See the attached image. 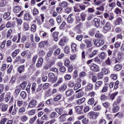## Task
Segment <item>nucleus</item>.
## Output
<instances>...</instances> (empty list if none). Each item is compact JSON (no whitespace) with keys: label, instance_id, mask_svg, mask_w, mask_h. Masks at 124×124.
<instances>
[{"label":"nucleus","instance_id":"f257e3e1","mask_svg":"<svg viewBox=\"0 0 124 124\" xmlns=\"http://www.w3.org/2000/svg\"><path fill=\"white\" fill-rule=\"evenodd\" d=\"M31 90L32 93L36 94V93H38L42 90V88L39 85L36 88V83L33 82L32 84Z\"/></svg>","mask_w":124,"mask_h":124},{"label":"nucleus","instance_id":"f03ea898","mask_svg":"<svg viewBox=\"0 0 124 124\" xmlns=\"http://www.w3.org/2000/svg\"><path fill=\"white\" fill-rule=\"evenodd\" d=\"M88 116L91 120H96L97 117L99 116V113L97 112L91 111L89 113Z\"/></svg>","mask_w":124,"mask_h":124},{"label":"nucleus","instance_id":"7ed1b4c3","mask_svg":"<svg viewBox=\"0 0 124 124\" xmlns=\"http://www.w3.org/2000/svg\"><path fill=\"white\" fill-rule=\"evenodd\" d=\"M93 43L95 46H97V47H100V46H102V45L104 44V40H103V39H94L93 40Z\"/></svg>","mask_w":124,"mask_h":124},{"label":"nucleus","instance_id":"20e7f679","mask_svg":"<svg viewBox=\"0 0 124 124\" xmlns=\"http://www.w3.org/2000/svg\"><path fill=\"white\" fill-rule=\"evenodd\" d=\"M46 46L49 45V42L48 41H42L38 44V46L40 48H44Z\"/></svg>","mask_w":124,"mask_h":124},{"label":"nucleus","instance_id":"39448f33","mask_svg":"<svg viewBox=\"0 0 124 124\" xmlns=\"http://www.w3.org/2000/svg\"><path fill=\"white\" fill-rule=\"evenodd\" d=\"M48 77L49 80H50L51 82L52 83H54V82H56L57 81V78L55 77V75L53 74V73H50L48 74Z\"/></svg>","mask_w":124,"mask_h":124},{"label":"nucleus","instance_id":"423d86ee","mask_svg":"<svg viewBox=\"0 0 124 124\" xmlns=\"http://www.w3.org/2000/svg\"><path fill=\"white\" fill-rule=\"evenodd\" d=\"M91 70L94 71V72H98L99 71V67L98 65L95 64H93L90 67Z\"/></svg>","mask_w":124,"mask_h":124},{"label":"nucleus","instance_id":"0eeeda50","mask_svg":"<svg viewBox=\"0 0 124 124\" xmlns=\"http://www.w3.org/2000/svg\"><path fill=\"white\" fill-rule=\"evenodd\" d=\"M15 62H19L20 63H24V62H26V60L22 58L21 56H18L16 57Z\"/></svg>","mask_w":124,"mask_h":124},{"label":"nucleus","instance_id":"6e6552de","mask_svg":"<svg viewBox=\"0 0 124 124\" xmlns=\"http://www.w3.org/2000/svg\"><path fill=\"white\" fill-rule=\"evenodd\" d=\"M103 29L105 31H111V24H110V22H107L103 27Z\"/></svg>","mask_w":124,"mask_h":124},{"label":"nucleus","instance_id":"1a4fd4ad","mask_svg":"<svg viewBox=\"0 0 124 124\" xmlns=\"http://www.w3.org/2000/svg\"><path fill=\"white\" fill-rule=\"evenodd\" d=\"M37 105V102L36 101V100L33 99L30 101L29 107H30L31 108H33L34 107H35V106H36Z\"/></svg>","mask_w":124,"mask_h":124},{"label":"nucleus","instance_id":"9d476101","mask_svg":"<svg viewBox=\"0 0 124 124\" xmlns=\"http://www.w3.org/2000/svg\"><path fill=\"white\" fill-rule=\"evenodd\" d=\"M76 111L78 113V114H82L83 113V106H77L75 108Z\"/></svg>","mask_w":124,"mask_h":124},{"label":"nucleus","instance_id":"9b49d317","mask_svg":"<svg viewBox=\"0 0 124 124\" xmlns=\"http://www.w3.org/2000/svg\"><path fill=\"white\" fill-rule=\"evenodd\" d=\"M123 23V18L122 17H118L114 21L115 26H119Z\"/></svg>","mask_w":124,"mask_h":124},{"label":"nucleus","instance_id":"f8f14e48","mask_svg":"<svg viewBox=\"0 0 124 124\" xmlns=\"http://www.w3.org/2000/svg\"><path fill=\"white\" fill-rule=\"evenodd\" d=\"M25 71V65H20L17 68V72H19V74H22L23 72Z\"/></svg>","mask_w":124,"mask_h":124},{"label":"nucleus","instance_id":"ddd939ff","mask_svg":"<svg viewBox=\"0 0 124 124\" xmlns=\"http://www.w3.org/2000/svg\"><path fill=\"white\" fill-rule=\"evenodd\" d=\"M66 116H67V114H66L62 115L59 118L60 122L61 123L65 122V121H66Z\"/></svg>","mask_w":124,"mask_h":124},{"label":"nucleus","instance_id":"4468645a","mask_svg":"<svg viewBox=\"0 0 124 124\" xmlns=\"http://www.w3.org/2000/svg\"><path fill=\"white\" fill-rule=\"evenodd\" d=\"M42 63H43V58H40L38 60V62L36 64V67H40L41 65H42Z\"/></svg>","mask_w":124,"mask_h":124},{"label":"nucleus","instance_id":"2eb2a0df","mask_svg":"<svg viewBox=\"0 0 124 124\" xmlns=\"http://www.w3.org/2000/svg\"><path fill=\"white\" fill-rule=\"evenodd\" d=\"M73 93H74V92H73V89H69L67 90L65 93L66 96H71Z\"/></svg>","mask_w":124,"mask_h":124},{"label":"nucleus","instance_id":"dca6fc26","mask_svg":"<svg viewBox=\"0 0 124 124\" xmlns=\"http://www.w3.org/2000/svg\"><path fill=\"white\" fill-rule=\"evenodd\" d=\"M123 68V65L119 63L117 64L114 66V69L116 70V71H120Z\"/></svg>","mask_w":124,"mask_h":124},{"label":"nucleus","instance_id":"f3484780","mask_svg":"<svg viewBox=\"0 0 124 124\" xmlns=\"http://www.w3.org/2000/svg\"><path fill=\"white\" fill-rule=\"evenodd\" d=\"M93 22L96 27H99V25H100V19L99 18H94Z\"/></svg>","mask_w":124,"mask_h":124},{"label":"nucleus","instance_id":"a211bd4d","mask_svg":"<svg viewBox=\"0 0 124 124\" xmlns=\"http://www.w3.org/2000/svg\"><path fill=\"white\" fill-rule=\"evenodd\" d=\"M84 43L86 44V47L87 48H90V47H92V46H93V44H92V42L88 39H86L84 40Z\"/></svg>","mask_w":124,"mask_h":124},{"label":"nucleus","instance_id":"6ab92c4d","mask_svg":"<svg viewBox=\"0 0 124 124\" xmlns=\"http://www.w3.org/2000/svg\"><path fill=\"white\" fill-rule=\"evenodd\" d=\"M24 20L26 21H30V19L31 18V15L28 13H25L24 14Z\"/></svg>","mask_w":124,"mask_h":124},{"label":"nucleus","instance_id":"aec40b11","mask_svg":"<svg viewBox=\"0 0 124 124\" xmlns=\"http://www.w3.org/2000/svg\"><path fill=\"white\" fill-rule=\"evenodd\" d=\"M59 32H54L53 33L54 41H55L56 42L58 41V40H59Z\"/></svg>","mask_w":124,"mask_h":124},{"label":"nucleus","instance_id":"412c9836","mask_svg":"<svg viewBox=\"0 0 124 124\" xmlns=\"http://www.w3.org/2000/svg\"><path fill=\"white\" fill-rule=\"evenodd\" d=\"M120 110V107L117 105L113 104V108H112V111L114 113H117Z\"/></svg>","mask_w":124,"mask_h":124},{"label":"nucleus","instance_id":"4be33fe9","mask_svg":"<svg viewBox=\"0 0 124 124\" xmlns=\"http://www.w3.org/2000/svg\"><path fill=\"white\" fill-rule=\"evenodd\" d=\"M19 87H20L22 90H25V89H26V87H27V81H24L19 85Z\"/></svg>","mask_w":124,"mask_h":124},{"label":"nucleus","instance_id":"5701e85b","mask_svg":"<svg viewBox=\"0 0 124 124\" xmlns=\"http://www.w3.org/2000/svg\"><path fill=\"white\" fill-rule=\"evenodd\" d=\"M20 11H21V8L18 7L17 6L14 7L13 12L14 13H19Z\"/></svg>","mask_w":124,"mask_h":124},{"label":"nucleus","instance_id":"b1692460","mask_svg":"<svg viewBox=\"0 0 124 124\" xmlns=\"http://www.w3.org/2000/svg\"><path fill=\"white\" fill-rule=\"evenodd\" d=\"M7 3H8V2L6 0H1L0 2V7H4Z\"/></svg>","mask_w":124,"mask_h":124},{"label":"nucleus","instance_id":"393cba45","mask_svg":"<svg viewBox=\"0 0 124 124\" xmlns=\"http://www.w3.org/2000/svg\"><path fill=\"white\" fill-rule=\"evenodd\" d=\"M8 108V106L7 105V104L2 105L1 107L2 112H6V111H7Z\"/></svg>","mask_w":124,"mask_h":124},{"label":"nucleus","instance_id":"a878e982","mask_svg":"<svg viewBox=\"0 0 124 124\" xmlns=\"http://www.w3.org/2000/svg\"><path fill=\"white\" fill-rule=\"evenodd\" d=\"M85 101H86V98H85V97L81 98L77 101V104L80 105V104H82V103H84Z\"/></svg>","mask_w":124,"mask_h":124},{"label":"nucleus","instance_id":"bb28decb","mask_svg":"<svg viewBox=\"0 0 124 124\" xmlns=\"http://www.w3.org/2000/svg\"><path fill=\"white\" fill-rule=\"evenodd\" d=\"M108 92V86H104L102 88V90L100 91V93H107Z\"/></svg>","mask_w":124,"mask_h":124},{"label":"nucleus","instance_id":"cd10ccee","mask_svg":"<svg viewBox=\"0 0 124 124\" xmlns=\"http://www.w3.org/2000/svg\"><path fill=\"white\" fill-rule=\"evenodd\" d=\"M28 119H29V118L28 116H27V115H23L20 117V120L23 123H25V122H27V121H28Z\"/></svg>","mask_w":124,"mask_h":124},{"label":"nucleus","instance_id":"c85d7f7f","mask_svg":"<svg viewBox=\"0 0 124 124\" xmlns=\"http://www.w3.org/2000/svg\"><path fill=\"white\" fill-rule=\"evenodd\" d=\"M50 118H51V119H54V118H58V114L57 113V112L55 111H53L52 112H51L50 115Z\"/></svg>","mask_w":124,"mask_h":124},{"label":"nucleus","instance_id":"c756f323","mask_svg":"<svg viewBox=\"0 0 124 124\" xmlns=\"http://www.w3.org/2000/svg\"><path fill=\"white\" fill-rule=\"evenodd\" d=\"M59 5L63 8H65V7H67V2L63 1L62 3H59Z\"/></svg>","mask_w":124,"mask_h":124},{"label":"nucleus","instance_id":"7c9ffc66","mask_svg":"<svg viewBox=\"0 0 124 124\" xmlns=\"http://www.w3.org/2000/svg\"><path fill=\"white\" fill-rule=\"evenodd\" d=\"M19 52H20V50H19V49H16L14 52L12 53V57H16L17 55L19 54Z\"/></svg>","mask_w":124,"mask_h":124},{"label":"nucleus","instance_id":"2f4dec72","mask_svg":"<svg viewBox=\"0 0 124 124\" xmlns=\"http://www.w3.org/2000/svg\"><path fill=\"white\" fill-rule=\"evenodd\" d=\"M67 88V87L65 84H63L59 88V91L60 92H63L66 90Z\"/></svg>","mask_w":124,"mask_h":124},{"label":"nucleus","instance_id":"473e14b6","mask_svg":"<svg viewBox=\"0 0 124 124\" xmlns=\"http://www.w3.org/2000/svg\"><path fill=\"white\" fill-rule=\"evenodd\" d=\"M61 54V48H57L55 50V51L53 53V54L55 56H59Z\"/></svg>","mask_w":124,"mask_h":124},{"label":"nucleus","instance_id":"72a5a7b5","mask_svg":"<svg viewBox=\"0 0 124 124\" xmlns=\"http://www.w3.org/2000/svg\"><path fill=\"white\" fill-rule=\"evenodd\" d=\"M77 45L75 43L72 44L71 45V48L73 52H75L77 50Z\"/></svg>","mask_w":124,"mask_h":124},{"label":"nucleus","instance_id":"f704fd0d","mask_svg":"<svg viewBox=\"0 0 124 124\" xmlns=\"http://www.w3.org/2000/svg\"><path fill=\"white\" fill-rule=\"evenodd\" d=\"M122 99L121 97H118L116 98L114 103L113 104L114 105H118V104H120V102H121Z\"/></svg>","mask_w":124,"mask_h":124},{"label":"nucleus","instance_id":"c9c22d12","mask_svg":"<svg viewBox=\"0 0 124 124\" xmlns=\"http://www.w3.org/2000/svg\"><path fill=\"white\" fill-rule=\"evenodd\" d=\"M23 28L24 29V31H29V29H30V26H29V24L27 22H24L23 23Z\"/></svg>","mask_w":124,"mask_h":124},{"label":"nucleus","instance_id":"e433bc0d","mask_svg":"<svg viewBox=\"0 0 124 124\" xmlns=\"http://www.w3.org/2000/svg\"><path fill=\"white\" fill-rule=\"evenodd\" d=\"M73 21H74V19H73L71 16H69L67 18V23H68V24H72Z\"/></svg>","mask_w":124,"mask_h":124},{"label":"nucleus","instance_id":"4c0bfd02","mask_svg":"<svg viewBox=\"0 0 124 124\" xmlns=\"http://www.w3.org/2000/svg\"><path fill=\"white\" fill-rule=\"evenodd\" d=\"M61 98H62V95H61V94H59L53 98V100L54 101H59V100H61Z\"/></svg>","mask_w":124,"mask_h":124},{"label":"nucleus","instance_id":"58836bf2","mask_svg":"<svg viewBox=\"0 0 124 124\" xmlns=\"http://www.w3.org/2000/svg\"><path fill=\"white\" fill-rule=\"evenodd\" d=\"M102 84H103V82H102V81H98L95 84V86L96 88H99V87H101V86H102Z\"/></svg>","mask_w":124,"mask_h":124},{"label":"nucleus","instance_id":"ea45409f","mask_svg":"<svg viewBox=\"0 0 124 124\" xmlns=\"http://www.w3.org/2000/svg\"><path fill=\"white\" fill-rule=\"evenodd\" d=\"M86 13H82L80 14V18L81 20H82V21H85L86 20Z\"/></svg>","mask_w":124,"mask_h":124},{"label":"nucleus","instance_id":"a19ab883","mask_svg":"<svg viewBox=\"0 0 124 124\" xmlns=\"http://www.w3.org/2000/svg\"><path fill=\"white\" fill-rule=\"evenodd\" d=\"M11 98V96H10V95L6 94L4 99L5 102H8V101H9V100H10Z\"/></svg>","mask_w":124,"mask_h":124},{"label":"nucleus","instance_id":"79ce46f5","mask_svg":"<svg viewBox=\"0 0 124 124\" xmlns=\"http://www.w3.org/2000/svg\"><path fill=\"white\" fill-rule=\"evenodd\" d=\"M16 104L18 107H21L24 105V102H23L22 100H17Z\"/></svg>","mask_w":124,"mask_h":124},{"label":"nucleus","instance_id":"37998d69","mask_svg":"<svg viewBox=\"0 0 124 124\" xmlns=\"http://www.w3.org/2000/svg\"><path fill=\"white\" fill-rule=\"evenodd\" d=\"M20 96L22 98V99H25L27 97V93L23 91L20 93Z\"/></svg>","mask_w":124,"mask_h":124},{"label":"nucleus","instance_id":"c03bdc74","mask_svg":"<svg viewBox=\"0 0 124 124\" xmlns=\"http://www.w3.org/2000/svg\"><path fill=\"white\" fill-rule=\"evenodd\" d=\"M70 51V48L69 46H66L64 47V53H65V54H69Z\"/></svg>","mask_w":124,"mask_h":124},{"label":"nucleus","instance_id":"a18cd8bd","mask_svg":"<svg viewBox=\"0 0 124 124\" xmlns=\"http://www.w3.org/2000/svg\"><path fill=\"white\" fill-rule=\"evenodd\" d=\"M93 85L92 84H89L87 86L86 90V91H90L93 90Z\"/></svg>","mask_w":124,"mask_h":124},{"label":"nucleus","instance_id":"49530a36","mask_svg":"<svg viewBox=\"0 0 124 124\" xmlns=\"http://www.w3.org/2000/svg\"><path fill=\"white\" fill-rule=\"evenodd\" d=\"M80 88H81V84L79 82H78L75 84L74 90H75V91H77V90H78V89H79Z\"/></svg>","mask_w":124,"mask_h":124},{"label":"nucleus","instance_id":"de8ad7c7","mask_svg":"<svg viewBox=\"0 0 124 124\" xmlns=\"http://www.w3.org/2000/svg\"><path fill=\"white\" fill-rule=\"evenodd\" d=\"M9 16H10V13L9 12H6L4 14L3 18L5 20V19H7Z\"/></svg>","mask_w":124,"mask_h":124},{"label":"nucleus","instance_id":"09e8293b","mask_svg":"<svg viewBox=\"0 0 124 124\" xmlns=\"http://www.w3.org/2000/svg\"><path fill=\"white\" fill-rule=\"evenodd\" d=\"M36 119H37V117L36 116H34L33 118L30 120L29 123L30 124H33V123L36 121Z\"/></svg>","mask_w":124,"mask_h":124},{"label":"nucleus","instance_id":"8fccbe9b","mask_svg":"<svg viewBox=\"0 0 124 124\" xmlns=\"http://www.w3.org/2000/svg\"><path fill=\"white\" fill-rule=\"evenodd\" d=\"M94 62H96L97 63H99V64H101V60H100V59H99V58L96 57L94 59Z\"/></svg>","mask_w":124,"mask_h":124},{"label":"nucleus","instance_id":"3c124183","mask_svg":"<svg viewBox=\"0 0 124 124\" xmlns=\"http://www.w3.org/2000/svg\"><path fill=\"white\" fill-rule=\"evenodd\" d=\"M102 71H103L105 74H109L110 73L109 70L104 67L102 68Z\"/></svg>","mask_w":124,"mask_h":124},{"label":"nucleus","instance_id":"603ef678","mask_svg":"<svg viewBox=\"0 0 124 124\" xmlns=\"http://www.w3.org/2000/svg\"><path fill=\"white\" fill-rule=\"evenodd\" d=\"M38 55L40 57H44L45 56V51L43 50H41L39 51Z\"/></svg>","mask_w":124,"mask_h":124},{"label":"nucleus","instance_id":"864d4df0","mask_svg":"<svg viewBox=\"0 0 124 124\" xmlns=\"http://www.w3.org/2000/svg\"><path fill=\"white\" fill-rule=\"evenodd\" d=\"M93 110L94 111H100V110H101V106H100L99 105H98L94 107Z\"/></svg>","mask_w":124,"mask_h":124},{"label":"nucleus","instance_id":"5fc2aeb1","mask_svg":"<svg viewBox=\"0 0 124 124\" xmlns=\"http://www.w3.org/2000/svg\"><path fill=\"white\" fill-rule=\"evenodd\" d=\"M118 116V118L119 119H122L124 117V114L122 113H120V112L117 113L114 115L115 117H117Z\"/></svg>","mask_w":124,"mask_h":124},{"label":"nucleus","instance_id":"6e6d98bb","mask_svg":"<svg viewBox=\"0 0 124 124\" xmlns=\"http://www.w3.org/2000/svg\"><path fill=\"white\" fill-rule=\"evenodd\" d=\"M114 12L117 15H120L122 13V10L120 9L119 8H116L114 10Z\"/></svg>","mask_w":124,"mask_h":124},{"label":"nucleus","instance_id":"4d7b16f0","mask_svg":"<svg viewBox=\"0 0 124 124\" xmlns=\"http://www.w3.org/2000/svg\"><path fill=\"white\" fill-rule=\"evenodd\" d=\"M108 6L109 7L111 8V9H113V8H114V7L116 6V2H112L111 3H109V4H108Z\"/></svg>","mask_w":124,"mask_h":124},{"label":"nucleus","instance_id":"13d9d810","mask_svg":"<svg viewBox=\"0 0 124 124\" xmlns=\"http://www.w3.org/2000/svg\"><path fill=\"white\" fill-rule=\"evenodd\" d=\"M88 103L90 105H93L94 103V99L93 98H91L88 100Z\"/></svg>","mask_w":124,"mask_h":124},{"label":"nucleus","instance_id":"bf43d9fd","mask_svg":"<svg viewBox=\"0 0 124 124\" xmlns=\"http://www.w3.org/2000/svg\"><path fill=\"white\" fill-rule=\"evenodd\" d=\"M114 31L116 33H120L122 32V28L120 27H117L115 29Z\"/></svg>","mask_w":124,"mask_h":124},{"label":"nucleus","instance_id":"052dcab7","mask_svg":"<svg viewBox=\"0 0 124 124\" xmlns=\"http://www.w3.org/2000/svg\"><path fill=\"white\" fill-rule=\"evenodd\" d=\"M56 20L58 24L62 23V17L60 16H58L56 17Z\"/></svg>","mask_w":124,"mask_h":124},{"label":"nucleus","instance_id":"680f3d73","mask_svg":"<svg viewBox=\"0 0 124 124\" xmlns=\"http://www.w3.org/2000/svg\"><path fill=\"white\" fill-rule=\"evenodd\" d=\"M96 10H99V11H104V7L103 5L100 6L96 8Z\"/></svg>","mask_w":124,"mask_h":124},{"label":"nucleus","instance_id":"e2e57ef3","mask_svg":"<svg viewBox=\"0 0 124 124\" xmlns=\"http://www.w3.org/2000/svg\"><path fill=\"white\" fill-rule=\"evenodd\" d=\"M121 46V42H117L114 44V48H116V49H117V48H119Z\"/></svg>","mask_w":124,"mask_h":124},{"label":"nucleus","instance_id":"0e129e2a","mask_svg":"<svg viewBox=\"0 0 124 124\" xmlns=\"http://www.w3.org/2000/svg\"><path fill=\"white\" fill-rule=\"evenodd\" d=\"M34 114H35V109H32L28 112V114L29 115V116L34 115Z\"/></svg>","mask_w":124,"mask_h":124},{"label":"nucleus","instance_id":"69168bd1","mask_svg":"<svg viewBox=\"0 0 124 124\" xmlns=\"http://www.w3.org/2000/svg\"><path fill=\"white\" fill-rule=\"evenodd\" d=\"M90 120H89V119H87V118H84L82 120V123L83 124H89V122Z\"/></svg>","mask_w":124,"mask_h":124},{"label":"nucleus","instance_id":"338daca9","mask_svg":"<svg viewBox=\"0 0 124 124\" xmlns=\"http://www.w3.org/2000/svg\"><path fill=\"white\" fill-rule=\"evenodd\" d=\"M99 58L101 59H102L103 60H104L105 59V52H102L99 55Z\"/></svg>","mask_w":124,"mask_h":124},{"label":"nucleus","instance_id":"774afa93","mask_svg":"<svg viewBox=\"0 0 124 124\" xmlns=\"http://www.w3.org/2000/svg\"><path fill=\"white\" fill-rule=\"evenodd\" d=\"M48 88H49V83H45L43 86V90H46Z\"/></svg>","mask_w":124,"mask_h":124}]
</instances>
